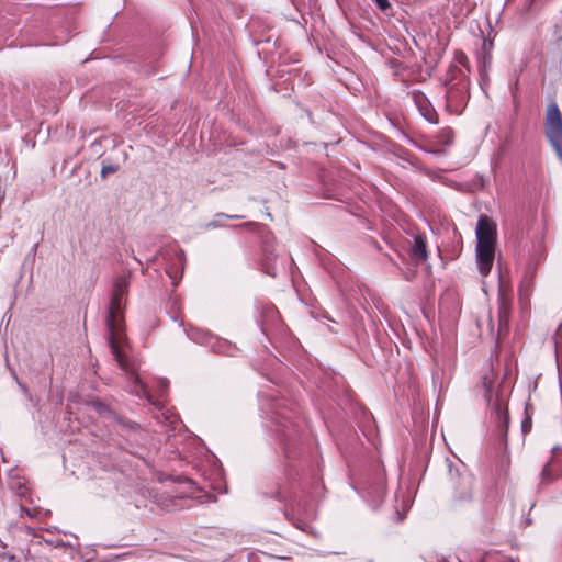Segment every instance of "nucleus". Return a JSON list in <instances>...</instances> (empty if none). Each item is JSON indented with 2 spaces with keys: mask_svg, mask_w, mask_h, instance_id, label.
Listing matches in <instances>:
<instances>
[{
  "mask_svg": "<svg viewBox=\"0 0 562 562\" xmlns=\"http://www.w3.org/2000/svg\"><path fill=\"white\" fill-rule=\"evenodd\" d=\"M128 285L130 276L117 277L114 281L113 294L105 318V324L109 330V345L119 366L122 368V370L131 374V378L135 384V393L138 396H145L150 403L156 404L151 401L148 390L140 381L128 358L121 350V347H123L127 341L124 327L123 310L125 307Z\"/></svg>",
  "mask_w": 562,
  "mask_h": 562,
  "instance_id": "obj_1",
  "label": "nucleus"
},
{
  "mask_svg": "<svg viewBox=\"0 0 562 562\" xmlns=\"http://www.w3.org/2000/svg\"><path fill=\"white\" fill-rule=\"evenodd\" d=\"M443 83L446 86V110L451 114H461L470 98V80L468 75L454 64L447 69Z\"/></svg>",
  "mask_w": 562,
  "mask_h": 562,
  "instance_id": "obj_2",
  "label": "nucleus"
},
{
  "mask_svg": "<svg viewBox=\"0 0 562 562\" xmlns=\"http://www.w3.org/2000/svg\"><path fill=\"white\" fill-rule=\"evenodd\" d=\"M544 121L546 136L562 162V114L555 102L547 108Z\"/></svg>",
  "mask_w": 562,
  "mask_h": 562,
  "instance_id": "obj_3",
  "label": "nucleus"
},
{
  "mask_svg": "<svg viewBox=\"0 0 562 562\" xmlns=\"http://www.w3.org/2000/svg\"><path fill=\"white\" fill-rule=\"evenodd\" d=\"M186 333L192 341L200 345L210 346L214 352H228L231 349V346L226 340H221L218 337L213 336L211 333L202 328L190 327L186 329Z\"/></svg>",
  "mask_w": 562,
  "mask_h": 562,
  "instance_id": "obj_4",
  "label": "nucleus"
},
{
  "mask_svg": "<svg viewBox=\"0 0 562 562\" xmlns=\"http://www.w3.org/2000/svg\"><path fill=\"white\" fill-rule=\"evenodd\" d=\"M476 246H496L497 226L487 215H480L475 228Z\"/></svg>",
  "mask_w": 562,
  "mask_h": 562,
  "instance_id": "obj_5",
  "label": "nucleus"
},
{
  "mask_svg": "<svg viewBox=\"0 0 562 562\" xmlns=\"http://www.w3.org/2000/svg\"><path fill=\"white\" fill-rule=\"evenodd\" d=\"M539 261L536 258H530L522 271L521 280L519 283L520 300L528 301L535 289V278L537 274Z\"/></svg>",
  "mask_w": 562,
  "mask_h": 562,
  "instance_id": "obj_6",
  "label": "nucleus"
},
{
  "mask_svg": "<svg viewBox=\"0 0 562 562\" xmlns=\"http://www.w3.org/2000/svg\"><path fill=\"white\" fill-rule=\"evenodd\" d=\"M495 259V246H476L475 260L482 277L490 274Z\"/></svg>",
  "mask_w": 562,
  "mask_h": 562,
  "instance_id": "obj_7",
  "label": "nucleus"
},
{
  "mask_svg": "<svg viewBox=\"0 0 562 562\" xmlns=\"http://www.w3.org/2000/svg\"><path fill=\"white\" fill-rule=\"evenodd\" d=\"M412 100L417 106L422 116L429 123L437 124L438 115L435 109L431 106L427 97L420 90H413L411 92Z\"/></svg>",
  "mask_w": 562,
  "mask_h": 562,
  "instance_id": "obj_8",
  "label": "nucleus"
},
{
  "mask_svg": "<svg viewBox=\"0 0 562 562\" xmlns=\"http://www.w3.org/2000/svg\"><path fill=\"white\" fill-rule=\"evenodd\" d=\"M473 477L468 473L458 474L454 482V499L460 502L470 501L473 496Z\"/></svg>",
  "mask_w": 562,
  "mask_h": 562,
  "instance_id": "obj_9",
  "label": "nucleus"
},
{
  "mask_svg": "<svg viewBox=\"0 0 562 562\" xmlns=\"http://www.w3.org/2000/svg\"><path fill=\"white\" fill-rule=\"evenodd\" d=\"M409 256L416 262H424L428 259L427 240L423 235L414 237L413 245L409 248Z\"/></svg>",
  "mask_w": 562,
  "mask_h": 562,
  "instance_id": "obj_10",
  "label": "nucleus"
},
{
  "mask_svg": "<svg viewBox=\"0 0 562 562\" xmlns=\"http://www.w3.org/2000/svg\"><path fill=\"white\" fill-rule=\"evenodd\" d=\"M453 138L454 132L449 126L440 128L436 134L437 143L442 146H450L453 143Z\"/></svg>",
  "mask_w": 562,
  "mask_h": 562,
  "instance_id": "obj_11",
  "label": "nucleus"
},
{
  "mask_svg": "<svg viewBox=\"0 0 562 562\" xmlns=\"http://www.w3.org/2000/svg\"><path fill=\"white\" fill-rule=\"evenodd\" d=\"M368 493L371 496V502L373 504L380 503L385 495V485L383 481L381 480L375 487H371Z\"/></svg>",
  "mask_w": 562,
  "mask_h": 562,
  "instance_id": "obj_12",
  "label": "nucleus"
},
{
  "mask_svg": "<svg viewBox=\"0 0 562 562\" xmlns=\"http://www.w3.org/2000/svg\"><path fill=\"white\" fill-rule=\"evenodd\" d=\"M494 409H495V414H496L497 418H498L499 420H502V422H503V424H504L505 426H507V425H508V415H507V413L504 411V408H503V406H502L501 401H497V402L495 403V407H494Z\"/></svg>",
  "mask_w": 562,
  "mask_h": 562,
  "instance_id": "obj_13",
  "label": "nucleus"
},
{
  "mask_svg": "<svg viewBox=\"0 0 562 562\" xmlns=\"http://www.w3.org/2000/svg\"><path fill=\"white\" fill-rule=\"evenodd\" d=\"M91 406L100 415H104L106 413H110V409L108 408V406L105 404H103L102 402H100V401L91 402Z\"/></svg>",
  "mask_w": 562,
  "mask_h": 562,
  "instance_id": "obj_14",
  "label": "nucleus"
},
{
  "mask_svg": "<svg viewBox=\"0 0 562 562\" xmlns=\"http://www.w3.org/2000/svg\"><path fill=\"white\" fill-rule=\"evenodd\" d=\"M482 382H483V386H484V389H485V394H484V396H485V398H486L487 401H490V397H491V391H492V387H493V385H492V384H493V383H492V380H491L488 376H486V375H485V376H483Z\"/></svg>",
  "mask_w": 562,
  "mask_h": 562,
  "instance_id": "obj_15",
  "label": "nucleus"
},
{
  "mask_svg": "<svg viewBox=\"0 0 562 562\" xmlns=\"http://www.w3.org/2000/svg\"><path fill=\"white\" fill-rule=\"evenodd\" d=\"M119 169L117 166L114 165H103L101 169V178H106L110 173L116 172Z\"/></svg>",
  "mask_w": 562,
  "mask_h": 562,
  "instance_id": "obj_16",
  "label": "nucleus"
},
{
  "mask_svg": "<svg viewBox=\"0 0 562 562\" xmlns=\"http://www.w3.org/2000/svg\"><path fill=\"white\" fill-rule=\"evenodd\" d=\"M508 322V311L504 303H502L499 308V324L501 326L507 324Z\"/></svg>",
  "mask_w": 562,
  "mask_h": 562,
  "instance_id": "obj_17",
  "label": "nucleus"
},
{
  "mask_svg": "<svg viewBox=\"0 0 562 562\" xmlns=\"http://www.w3.org/2000/svg\"><path fill=\"white\" fill-rule=\"evenodd\" d=\"M168 386H169V383L166 379H158L157 380V389H158V392L159 394L162 396L164 394H166L167 390H168Z\"/></svg>",
  "mask_w": 562,
  "mask_h": 562,
  "instance_id": "obj_18",
  "label": "nucleus"
},
{
  "mask_svg": "<svg viewBox=\"0 0 562 562\" xmlns=\"http://www.w3.org/2000/svg\"><path fill=\"white\" fill-rule=\"evenodd\" d=\"M541 479L543 482H550L553 480V475L549 469V464L547 463L543 469H542V472H541Z\"/></svg>",
  "mask_w": 562,
  "mask_h": 562,
  "instance_id": "obj_19",
  "label": "nucleus"
},
{
  "mask_svg": "<svg viewBox=\"0 0 562 562\" xmlns=\"http://www.w3.org/2000/svg\"><path fill=\"white\" fill-rule=\"evenodd\" d=\"M553 339H554V345H555V348H557L558 345L562 342V324L557 329V333H555Z\"/></svg>",
  "mask_w": 562,
  "mask_h": 562,
  "instance_id": "obj_20",
  "label": "nucleus"
},
{
  "mask_svg": "<svg viewBox=\"0 0 562 562\" xmlns=\"http://www.w3.org/2000/svg\"><path fill=\"white\" fill-rule=\"evenodd\" d=\"M374 2L378 5V8L382 11H385L386 9L390 8L389 0H374Z\"/></svg>",
  "mask_w": 562,
  "mask_h": 562,
  "instance_id": "obj_21",
  "label": "nucleus"
},
{
  "mask_svg": "<svg viewBox=\"0 0 562 562\" xmlns=\"http://www.w3.org/2000/svg\"><path fill=\"white\" fill-rule=\"evenodd\" d=\"M216 217H223V218H235V220H239V218H243L244 216L241 215H226V214H223V213H220L216 215Z\"/></svg>",
  "mask_w": 562,
  "mask_h": 562,
  "instance_id": "obj_22",
  "label": "nucleus"
},
{
  "mask_svg": "<svg viewBox=\"0 0 562 562\" xmlns=\"http://www.w3.org/2000/svg\"><path fill=\"white\" fill-rule=\"evenodd\" d=\"M530 426H531V423H530V422H528V420H524V422H522V429H524V431H526V430H527V428H530Z\"/></svg>",
  "mask_w": 562,
  "mask_h": 562,
  "instance_id": "obj_23",
  "label": "nucleus"
},
{
  "mask_svg": "<svg viewBox=\"0 0 562 562\" xmlns=\"http://www.w3.org/2000/svg\"><path fill=\"white\" fill-rule=\"evenodd\" d=\"M217 226H220L217 221H212L211 223L207 224V227H217Z\"/></svg>",
  "mask_w": 562,
  "mask_h": 562,
  "instance_id": "obj_24",
  "label": "nucleus"
},
{
  "mask_svg": "<svg viewBox=\"0 0 562 562\" xmlns=\"http://www.w3.org/2000/svg\"><path fill=\"white\" fill-rule=\"evenodd\" d=\"M459 61H460L461 64H464V63L467 61V57H465V55L461 54V56H460V58H459Z\"/></svg>",
  "mask_w": 562,
  "mask_h": 562,
  "instance_id": "obj_25",
  "label": "nucleus"
},
{
  "mask_svg": "<svg viewBox=\"0 0 562 562\" xmlns=\"http://www.w3.org/2000/svg\"><path fill=\"white\" fill-rule=\"evenodd\" d=\"M458 560L459 562H464V560L460 555H458Z\"/></svg>",
  "mask_w": 562,
  "mask_h": 562,
  "instance_id": "obj_26",
  "label": "nucleus"
},
{
  "mask_svg": "<svg viewBox=\"0 0 562 562\" xmlns=\"http://www.w3.org/2000/svg\"><path fill=\"white\" fill-rule=\"evenodd\" d=\"M135 426H136V424H133V425H132V424H128V427H130V428H134Z\"/></svg>",
  "mask_w": 562,
  "mask_h": 562,
  "instance_id": "obj_27",
  "label": "nucleus"
},
{
  "mask_svg": "<svg viewBox=\"0 0 562 562\" xmlns=\"http://www.w3.org/2000/svg\"><path fill=\"white\" fill-rule=\"evenodd\" d=\"M476 560H477V562H482V557L479 555Z\"/></svg>",
  "mask_w": 562,
  "mask_h": 562,
  "instance_id": "obj_28",
  "label": "nucleus"
}]
</instances>
